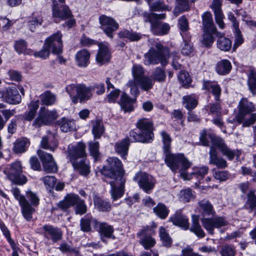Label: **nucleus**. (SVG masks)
Masks as SVG:
<instances>
[{
  "label": "nucleus",
  "instance_id": "12",
  "mask_svg": "<svg viewBox=\"0 0 256 256\" xmlns=\"http://www.w3.org/2000/svg\"><path fill=\"white\" fill-rule=\"evenodd\" d=\"M134 180L138 182L139 186L146 193H149L154 189L156 182L152 176L142 172L136 175Z\"/></svg>",
  "mask_w": 256,
  "mask_h": 256
},
{
  "label": "nucleus",
  "instance_id": "21",
  "mask_svg": "<svg viewBox=\"0 0 256 256\" xmlns=\"http://www.w3.org/2000/svg\"><path fill=\"white\" fill-rule=\"evenodd\" d=\"M92 96V88L84 84H80L77 94L72 98V102L76 104L79 100L82 102L88 100Z\"/></svg>",
  "mask_w": 256,
  "mask_h": 256
},
{
  "label": "nucleus",
  "instance_id": "38",
  "mask_svg": "<svg viewBox=\"0 0 256 256\" xmlns=\"http://www.w3.org/2000/svg\"><path fill=\"white\" fill-rule=\"evenodd\" d=\"M217 47L224 52L229 51L232 46V41L224 36L219 37L216 42Z\"/></svg>",
  "mask_w": 256,
  "mask_h": 256
},
{
  "label": "nucleus",
  "instance_id": "42",
  "mask_svg": "<svg viewBox=\"0 0 256 256\" xmlns=\"http://www.w3.org/2000/svg\"><path fill=\"white\" fill-rule=\"evenodd\" d=\"M40 98L43 104L47 106L54 104L56 99V95L50 90L44 92L40 95Z\"/></svg>",
  "mask_w": 256,
  "mask_h": 256
},
{
  "label": "nucleus",
  "instance_id": "24",
  "mask_svg": "<svg viewBox=\"0 0 256 256\" xmlns=\"http://www.w3.org/2000/svg\"><path fill=\"white\" fill-rule=\"evenodd\" d=\"M99 233L102 241H104V238L114 240L115 236L114 234V228L111 225L106 222H101L99 224Z\"/></svg>",
  "mask_w": 256,
  "mask_h": 256
},
{
  "label": "nucleus",
  "instance_id": "52",
  "mask_svg": "<svg viewBox=\"0 0 256 256\" xmlns=\"http://www.w3.org/2000/svg\"><path fill=\"white\" fill-rule=\"evenodd\" d=\"M208 171V168L207 166L201 167H196L194 168L192 174L196 175L197 178H203Z\"/></svg>",
  "mask_w": 256,
  "mask_h": 256
},
{
  "label": "nucleus",
  "instance_id": "14",
  "mask_svg": "<svg viewBox=\"0 0 256 256\" xmlns=\"http://www.w3.org/2000/svg\"><path fill=\"white\" fill-rule=\"evenodd\" d=\"M37 152L42 163L45 172L48 173H54L57 172L58 167L52 154L42 150H38Z\"/></svg>",
  "mask_w": 256,
  "mask_h": 256
},
{
  "label": "nucleus",
  "instance_id": "39",
  "mask_svg": "<svg viewBox=\"0 0 256 256\" xmlns=\"http://www.w3.org/2000/svg\"><path fill=\"white\" fill-rule=\"evenodd\" d=\"M125 139H127L129 144L130 142H148L150 140L144 136V135L141 132L140 134H137L134 130H131L129 134V137L126 138Z\"/></svg>",
  "mask_w": 256,
  "mask_h": 256
},
{
  "label": "nucleus",
  "instance_id": "1",
  "mask_svg": "<svg viewBox=\"0 0 256 256\" xmlns=\"http://www.w3.org/2000/svg\"><path fill=\"white\" fill-rule=\"evenodd\" d=\"M200 141L204 146H208L210 142H211L209 152V164L216 166L218 168H224L227 166L226 161L222 158L218 156V152L216 148H218L222 154L226 156L229 160L234 159L235 153L230 149L224 140L213 134H207L205 131L201 133Z\"/></svg>",
  "mask_w": 256,
  "mask_h": 256
},
{
  "label": "nucleus",
  "instance_id": "29",
  "mask_svg": "<svg viewBox=\"0 0 256 256\" xmlns=\"http://www.w3.org/2000/svg\"><path fill=\"white\" fill-rule=\"evenodd\" d=\"M90 57V54L87 50L83 49L78 51L75 56L78 66L86 67L89 63Z\"/></svg>",
  "mask_w": 256,
  "mask_h": 256
},
{
  "label": "nucleus",
  "instance_id": "34",
  "mask_svg": "<svg viewBox=\"0 0 256 256\" xmlns=\"http://www.w3.org/2000/svg\"><path fill=\"white\" fill-rule=\"evenodd\" d=\"M130 144L127 139H124L120 142H116L115 144L116 152L121 155L122 157L126 159L128 154Z\"/></svg>",
  "mask_w": 256,
  "mask_h": 256
},
{
  "label": "nucleus",
  "instance_id": "35",
  "mask_svg": "<svg viewBox=\"0 0 256 256\" xmlns=\"http://www.w3.org/2000/svg\"><path fill=\"white\" fill-rule=\"evenodd\" d=\"M137 86L144 91H148L152 89L154 85V80L148 76H146L136 82Z\"/></svg>",
  "mask_w": 256,
  "mask_h": 256
},
{
  "label": "nucleus",
  "instance_id": "62",
  "mask_svg": "<svg viewBox=\"0 0 256 256\" xmlns=\"http://www.w3.org/2000/svg\"><path fill=\"white\" fill-rule=\"evenodd\" d=\"M27 44L26 42L23 40H20L16 42L14 44V48L18 53H22L25 52L26 49Z\"/></svg>",
  "mask_w": 256,
  "mask_h": 256
},
{
  "label": "nucleus",
  "instance_id": "10",
  "mask_svg": "<svg viewBox=\"0 0 256 256\" xmlns=\"http://www.w3.org/2000/svg\"><path fill=\"white\" fill-rule=\"evenodd\" d=\"M22 166L20 162L16 161L6 168L4 172L13 182L22 184L26 181V177L22 174Z\"/></svg>",
  "mask_w": 256,
  "mask_h": 256
},
{
  "label": "nucleus",
  "instance_id": "54",
  "mask_svg": "<svg viewBox=\"0 0 256 256\" xmlns=\"http://www.w3.org/2000/svg\"><path fill=\"white\" fill-rule=\"evenodd\" d=\"M178 79L183 86H188L191 82L189 74L186 72H180L178 76Z\"/></svg>",
  "mask_w": 256,
  "mask_h": 256
},
{
  "label": "nucleus",
  "instance_id": "5",
  "mask_svg": "<svg viewBox=\"0 0 256 256\" xmlns=\"http://www.w3.org/2000/svg\"><path fill=\"white\" fill-rule=\"evenodd\" d=\"M255 110L254 106L252 102L246 98H242L239 102L238 112L235 118L238 124L242 123L243 127H248L253 124L256 121V114H252L249 118L244 120L246 114Z\"/></svg>",
  "mask_w": 256,
  "mask_h": 256
},
{
  "label": "nucleus",
  "instance_id": "56",
  "mask_svg": "<svg viewBox=\"0 0 256 256\" xmlns=\"http://www.w3.org/2000/svg\"><path fill=\"white\" fill-rule=\"evenodd\" d=\"M181 48L182 53L184 55L188 56L193 51L192 46L189 40H184L181 45Z\"/></svg>",
  "mask_w": 256,
  "mask_h": 256
},
{
  "label": "nucleus",
  "instance_id": "20",
  "mask_svg": "<svg viewBox=\"0 0 256 256\" xmlns=\"http://www.w3.org/2000/svg\"><path fill=\"white\" fill-rule=\"evenodd\" d=\"M149 227H144L140 232L137 234L138 237L140 238V243L144 246L146 249H149L153 247L156 242L154 238L148 235H146L147 231L148 230Z\"/></svg>",
  "mask_w": 256,
  "mask_h": 256
},
{
  "label": "nucleus",
  "instance_id": "19",
  "mask_svg": "<svg viewBox=\"0 0 256 256\" xmlns=\"http://www.w3.org/2000/svg\"><path fill=\"white\" fill-rule=\"evenodd\" d=\"M136 127L144 136L150 140H152L154 136L152 124L150 120L145 118H141L137 122Z\"/></svg>",
  "mask_w": 256,
  "mask_h": 256
},
{
  "label": "nucleus",
  "instance_id": "33",
  "mask_svg": "<svg viewBox=\"0 0 256 256\" xmlns=\"http://www.w3.org/2000/svg\"><path fill=\"white\" fill-rule=\"evenodd\" d=\"M203 88L210 91L215 96V99L218 101L221 94V88L217 84L211 82H204Z\"/></svg>",
  "mask_w": 256,
  "mask_h": 256
},
{
  "label": "nucleus",
  "instance_id": "36",
  "mask_svg": "<svg viewBox=\"0 0 256 256\" xmlns=\"http://www.w3.org/2000/svg\"><path fill=\"white\" fill-rule=\"evenodd\" d=\"M248 78L247 84L248 89L250 92L254 94H256V70L252 69L249 71L248 74Z\"/></svg>",
  "mask_w": 256,
  "mask_h": 256
},
{
  "label": "nucleus",
  "instance_id": "63",
  "mask_svg": "<svg viewBox=\"0 0 256 256\" xmlns=\"http://www.w3.org/2000/svg\"><path fill=\"white\" fill-rule=\"evenodd\" d=\"M41 146L43 148L50 150L54 151L58 146V144L55 142L54 144L51 145L48 142V139L47 137H43L41 142Z\"/></svg>",
  "mask_w": 256,
  "mask_h": 256
},
{
  "label": "nucleus",
  "instance_id": "22",
  "mask_svg": "<svg viewBox=\"0 0 256 256\" xmlns=\"http://www.w3.org/2000/svg\"><path fill=\"white\" fill-rule=\"evenodd\" d=\"M169 220L174 225L178 226L184 230H188L189 228L188 219L181 211L176 212L170 218Z\"/></svg>",
  "mask_w": 256,
  "mask_h": 256
},
{
  "label": "nucleus",
  "instance_id": "30",
  "mask_svg": "<svg viewBox=\"0 0 256 256\" xmlns=\"http://www.w3.org/2000/svg\"><path fill=\"white\" fill-rule=\"evenodd\" d=\"M232 67L231 63L228 60H222L216 64V70L220 75H226L230 72Z\"/></svg>",
  "mask_w": 256,
  "mask_h": 256
},
{
  "label": "nucleus",
  "instance_id": "4",
  "mask_svg": "<svg viewBox=\"0 0 256 256\" xmlns=\"http://www.w3.org/2000/svg\"><path fill=\"white\" fill-rule=\"evenodd\" d=\"M62 34L58 32L48 38L44 43V48L39 52H35V57H39L45 59L50 55V50L52 48V53L56 54H61L62 52Z\"/></svg>",
  "mask_w": 256,
  "mask_h": 256
},
{
  "label": "nucleus",
  "instance_id": "44",
  "mask_svg": "<svg viewBox=\"0 0 256 256\" xmlns=\"http://www.w3.org/2000/svg\"><path fill=\"white\" fill-rule=\"evenodd\" d=\"M190 6L188 0H176V5L174 14L176 16L180 12L189 10Z\"/></svg>",
  "mask_w": 256,
  "mask_h": 256
},
{
  "label": "nucleus",
  "instance_id": "26",
  "mask_svg": "<svg viewBox=\"0 0 256 256\" xmlns=\"http://www.w3.org/2000/svg\"><path fill=\"white\" fill-rule=\"evenodd\" d=\"M110 54L106 46L100 44H99V50L96 56V60L100 64L102 65L109 62Z\"/></svg>",
  "mask_w": 256,
  "mask_h": 256
},
{
  "label": "nucleus",
  "instance_id": "61",
  "mask_svg": "<svg viewBox=\"0 0 256 256\" xmlns=\"http://www.w3.org/2000/svg\"><path fill=\"white\" fill-rule=\"evenodd\" d=\"M26 196L32 205L36 206L38 204L40 199L35 193L28 190L26 192Z\"/></svg>",
  "mask_w": 256,
  "mask_h": 256
},
{
  "label": "nucleus",
  "instance_id": "57",
  "mask_svg": "<svg viewBox=\"0 0 256 256\" xmlns=\"http://www.w3.org/2000/svg\"><path fill=\"white\" fill-rule=\"evenodd\" d=\"M80 84H70L68 85L66 88V90L69 94L70 97L72 100V98L74 96L77 94L80 88Z\"/></svg>",
  "mask_w": 256,
  "mask_h": 256
},
{
  "label": "nucleus",
  "instance_id": "50",
  "mask_svg": "<svg viewBox=\"0 0 256 256\" xmlns=\"http://www.w3.org/2000/svg\"><path fill=\"white\" fill-rule=\"evenodd\" d=\"M180 195L181 200L184 202H188L194 198L192 191L190 188L182 190Z\"/></svg>",
  "mask_w": 256,
  "mask_h": 256
},
{
  "label": "nucleus",
  "instance_id": "45",
  "mask_svg": "<svg viewBox=\"0 0 256 256\" xmlns=\"http://www.w3.org/2000/svg\"><path fill=\"white\" fill-rule=\"evenodd\" d=\"M153 210L156 215L162 219H165L169 212V210L166 206L162 204H158L154 208Z\"/></svg>",
  "mask_w": 256,
  "mask_h": 256
},
{
  "label": "nucleus",
  "instance_id": "27",
  "mask_svg": "<svg viewBox=\"0 0 256 256\" xmlns=\"http://www.w3.org/2000/svg\"><path fill=\"white\" fill-rule=\"evenodd\" d=\"M130 98L128 96L125 94L122 95L120 104L121 106L122 109L125 112H130L134 109L133 104L136 102V98Z\"/></svg>",
  "mask_w": 256,
  "mask_h": 256
},
{
  "label": "nucleus",
  "instance_id": "47",
  "mask_svg": "<svg viewBox=\"0 0 256 256\" xmlns=\"http://www.w3.org/2000/svg\"><path fill=\"white\" fill-rule=\"evenodd\" d=\"M96 208L100 211L108 212L111 209V205L109 202L98 198L94 201Z\"/></svg>",
  "mask_w": 256,
  "mask_h": 256
},
{
  "label": "nucleus",
  "instance_id": "53",
  "mask_svg": "<svg viewBox=\"0 0 256 256\" xmlns=\"http://www.w3.org/2000/svg\"><path fill=\"white\" fill-rule=\"evenodd\" d=\"M160 235L162 240L163 241L164 244L166 246H170L172 243V239L166 232V229L162 226L160 228Z\"/></svg>",
  "mask_w": 256,
  "mask_h": 256
},
{
  "label": "nucleus",
  "instance_id": "18",
  "mask_svg": "<svg viewBox=\"0 0 256 256\" xmlns=\"http://www.w3.org/2000/svg\"><path fill=\"white\" fill-rule=\"evenodd\" d=\"M42 228L44 230V236L46 238L51 240L54 242L62 240V232L59 228L46 224Z\"/></svg>",
  "mask_w": 256,
  "mask_h": 256
},
{
  "label": "nucleus",
  "instance_id": "11",
  "mask_svg": "<svg viewBox=\"0 0 256 256\" xmlns=\"http://www.w3.org/2000/svg\"><path fill=\"white\" fill-rule=\"evenodd\" d=\"M133 78L130 80L127 83V86L130 88V92L132 95L137 96L139 94V90L137 86L136 82L146 76H144V71L140 65H134L132 68Z\"/></svg>",
  "mask_w": 256,
  "mask_h": 256
},
{
  "label": "nucleus",
  "instance_id": "23",
  "mask_svg": "<svg viewBox=\"0 0 256 256\" xmlns=\"http://www.w3.org/2000/svg\"><path fill=\"white\" fill-rule=\"evenodd\" d=\"M4 100L11 104H18L21 102V96L18 90L14 88H7L4 90Z\"/></svg>",
  "mask_w": 256,
  "mask_h": 256
},
{
  "label": "nucleus",
  "instance_id": "51",
  "mask_svg": "<svg viewBox=\"0 0 256 256\" xmlns=\"http://www.w3.org/2000/svg\"><path fill=\"white\" fill-rule=\"evenodd\" d=\"M212 32H204L202 40V44L206 47H210L214 42Z\"/></svg>",
  "mask_w": 256,
  "mask_h": 256
},
{
  "label": "nucleus",
  "instance_id": "17",
  "mask_svg": "<svg viewBox=\"0 0 256 256\" xmlns=\"http://www.w3.org/2000/svg\"><path fill=\"white\" fill-rule=\"evenodd\" d=\"M52 16L64 20L70 17L72 14L67 6L59 4L56 0H52Z\"/></svg>",
  "mask_w": 256,
  "mask_h": 256
},
{
  "label": "nucleus",
  "instance_id": "41",
  "mask_svg": "<svg viewBox=\"0 0 256 256\" xmlns=\"http://www.w3.org/2000/svg\"><path fill=\"white\" fill-rule=\"evenodd\" d=\"M104 131L102 122L100 120H96L92 122V132L94 138H100Z\"/></svg>",
  "mask_w": 256,
  "mask_h": 256
},
{
  "label": "nucleus",
  "instance_id": "55",
  "mask_svg": "<svg viewBox=\"0 0 256 256\" xmlns=\"http://www.w3.org/2000/svg\"><path fill=\"white\" fill-rule=\"evenodd\" d=\"M89 148L90 154L96 160L99 156V144L98 142H89Z\"/></svg>",
  "mask_w": 256,
  "mask_h": 256
},
{
  "label": "nucleus",
  "instance_id": "13",
  "mask_svg": "<svg viewBox=\"0 0 256 256\" xmlns=\"http://www.w3.org/2000/svg\"><path fill=\"white\" fill-rule=\"evenodd\" d=\"M99 22L104 33L110 38H113V32L118 29V24L112 18L102 15Z\"/></svg>",
  "mask_w": 256,
  "mask_h": 256
},
{
  "label": "nucleus",
  "instance_id": "31",
  "mask_svg": "<svg viewBox=\"0 0 256 256\" xmlns=\"http://www.w3.org/2000/svg\"><path fill=\"white\" fill-rule=\"evenodd\" d=\"M30 144V142L26 138L17 140L14 143L13 150L16 154H21L25 152Z\"/></svg>",
  "mask_w": 256,
  "mask_h": 256
},
{
  "label": "nucleus",
  "instance_id": "49",
  "mask_svg": "<svg viewBox=\"0 0 256 256\" xmlns=\"http://www.w3.org/2000/svg\"><path fill=\"white\" fill-rule=\"evenodd\" d=\"M182 100L184 104H186V108L189 110L194 109L198 104L196 100L191 96H184Z\"/></svg>",
  "mask_w": 256,
  "mask_h": 256
},
{
  "label": "nucleus",
  "instance_id": "37",
  "mask_svg": "<svg viewBox=\"0 0 256 256\" xmlns=\"http://www.w3.org/2000/svg\"><path fill=\"white\" fill-rule=\"evenodd\" d=\"M60 130L64 132H68L76 130V124L73 120L63 118L60 120Z\"/></svg>",
  "mask_w": 256,
  "mask_h": 256
},
{
  "label": "nucleus",
  "instance_id": "2",
  "mask_svg": "<svg viewBox=\"0 0 256 256\" xmlns=\"http://www.w3.org/2000/svg\"><path fill=\"white\" fill-rule=\"evenodd\" d=\"M175 54L172 53L170 55L168 50L164 48L160 44L154 42L149 52L144 54V62L146 64H156L160 62L162 66H165L168 64L169 57L172 56L173 68L176 70L180 69L181 65L176 62L178 58Z\"/></svg>",
  "mask_w": 256,
  "mask_h": 256
},
{
  "label": "nucleus",
  "instance_id": "9",
  "mask_svg": "<svg viewBox=\"0 0 256 256\" xmlns=\"http://www.w3.org/2000/svg\"><path fill=\"white\" fill-rule=\"evenodd\" d=\"M58 118V114L54 110H49L44 107H42L38 116L34 120L32 126L40 128L42 126L50 125Z\"/></svg>",
  "mask_w": 256,
  "mask_h": 256
},
{
  "label": "nucleus",
  "instance_id": "6",
  "mask_svg": "<svg viewBox=\"0 0 256 256\" xmlns=\"http://www.w3.org/2000/svg\"><path fill=\"white\" fill-rule=\"evenodd\" d=\"M164 154L166 155L165 162L167 166L173 172H176L178 169L179 164H180V175L184 180H186V174L183 171L186 170L190 166V162L182 154H172L170 152Z\"/></svg>",
  "mask_w": 256,
  "mask_h": 256
},
{
  "label": "nucleus",
  "instance_id": "58",
  "mask_svg": "<svg viewBox=\"0 0 256 256\" xmlns=\"http://www.w3.org/2000/svg\"><path fill=\"white\" fill-rule=\"evenodd\" d=\"M234 30L235 38L233 48L236 50V48L244 42V40L239 28L235 29Z\"/></svg>",
  "mask_w": 256,
  "mask_h": 256
},
{
  "label": "nucleus",
  "instance_id": "43",
  "mask_svg": "<svg viewBox=\"0 0 256 256\" xmlns=\"http://www.w3.org/2000/svg\"><path fill=\"white\" fill-rule=\"evenodd\" d=\"M118 36L120 38H127L130 41H138L142 38L140 34L126 30L120 32Z\"/></svg>",
  "mask_w": 256,
  "mask_h": 256
},
{
  "label": "nucleus",
  "instance_id": "15",
  "mask_svg": "<svg viewBox=\"0 0 256 256\" xmlns=\"http://www.w3.org/2000/svg\"><path fill=\"white\" fill-rule=\"evenodd\" d=\"M202 224L204 227L210 234H213L214 228L226 226L228 224V222L224 217L216 216L213 218H203Z\"/></svg>",
  "mask_w": 256,
  "mask_h": 256
},
{
  "label": "nucleus",
  "instance_id": "7",
  "mask_svg": "<svg viewBox=\"0 0 256 256\" xmlns=\"http://www.w3.org/2000/svg\"><path fill=\"white\" fill-rule=\"evenodd\" d=\"M108 165L103 167L102 173L112 180L124 178V171L120 160L116 157H110L107 159Z\"/></svg>",
  "mask_w": 256,
  "mask_h": 256
},
{
  "label": "nucleus",
  "instance_id": "28",
  "mask_svg": "<svg viewBox=\"0 0 256 256\" xmlns=\"http://www.w3.org/2000/svg\"><path fill=\"white\" fill-rule=\"evenodd\" d=\"M200 210L202 216H214L215 210L212 204L208 200H202L198 202Z\"/></svg>",
  "mask_w": 256,
  "mask_h": 256
},
{
  "label": "nucleus",
  "instance_id": "64",
  "mask_svg": "<svg viewBox=\"0 0 256 256\" xmlns=\"http://www.w3.org/2000/svg\"><path fill=\"white\" fill-rule=\"evenodd\" d=\"M80 230L84 232L91 231L90 221L88 218H82L80 222Z\"/></svg>",
  "mask_w": 256,
  "mask_h": 256
},
{
  "label": "nucleus",
  "instance_id": "16",
  "mask_svg": "<svg viewBox=\"0 0 256 256\" xmlns=\"http://www.w3.org/2000/svg\"><path fill=\"white\" fill-rule=\"evenodd\" d=\"M125 179L119 177V178L112 179L109 182L111 186V196L114 200H116L121 198L124 194Z\"/></svg>",
  "mask_w": 256,
  "mask_h": 256
},
{
  "label": "nucleus",
  "instance_id": "40",
  "mask_svg": "<svg viewBox=\"0 0 256 256\" xmlns=\"http://www.w3.org/2000/svg\"><path fill=\"white\" fill-rule=\"evenodd\" d=\"M20 205L22 208V212L24 217L28 220H30L32 218V214L35 211L34 209L28 200Z\"/></svg>",
  "mask_w": 256,
  "mask_h": 256
},
{
  "label": "nucleus",
  "instance_id": "46",
  "mask_svg": "<svg viewBox=\"0 0 256 256\" xmlns=\"http://www.w3.org/2000/svg\"><path fill=\"white\" fill-rule=\"evenodd\" d=\"M160 135L162 139V148L164 153L170 152L172 142L171 138L170 137V135L165 131H162L160 132Z\"/></svg>",
  "mask_w": 256,
  "mask_h": 256
},
{
  "label": "nucleus",
  "instance_id": "59",
  "mask_svg": "<svg viewBox=\"0 0 256 256\" xmlns=\"http://www.w3.org/2000/svg\"><path fill=\"white\" fill-rule=\"evenodd\" d=\"M230 174L228 171H216L214 173V178L220 182L226 181L230 177Z\"/></svg>",
  "mask_w": 256,
  "mask_h": 256
},
{
  "label": "nucleus",
  "instance_id": "48",
  "mask_svg": "<svg viewBox=\"0 0 256 256\" xmlns=\"http://www.w3.org/2000/svg\"><path fill=\"white\" fill-rule=\"evenodd\" d=\"M152 80L154 82H164L166 78V74L164 69L160 68H156L152 73Z\"/></svg>",
  "mask_w": 256,
  "mask_h": 256
},
{
  "label": "nucleus",
  "instance_id": "32",
  "mask_svg": "<svg viewBox=\"0 0 256 256\" xmlns=\"http://www.w3.org/2000/svg\"><path fill=\"white\" fill-rule=\"evenodd\" d=\"M198 221V216L193 215L192 216V224L190 230L192 232L196 235L197 236L202 238L205 236V234L202 228Z\"/></svg>",
  "mask_w": 256,
  "mask_h": 256
},
{
  "label": "nucleus",
  "instance_id": "25",
  "mask_svg": "<svg viewBox=\"0 0 256 256\" xmlns=\"http://www.w3.org/2000/svg\"><path fill=\"white\" fill-rule=\"evenodd\" d=\"M202 18L204 32H212L214 34H217L218 32L213 22L211 14L208 12H206L202 14Z\"/></svg>",
  "mask_w": 256,
  "mask_h": 256
},
{
  "label": "nucleus",
  "instance_id": "8",
  "mask_svg": "<svg viewBox=\"0 0 256 256\" xmlns=\"http://www.w3.org/2000/svg\"><path fill=\"white\" fill-rule=\"evenodd\" d=\"M165 18L164 14L151 13L148 15V22L151 24V31L154 34L162 36L167 34L169 32V24L159 21L160 20L164 19Z\"/></svg>",
  "mask_w": 256,
  "mask_h": 256
},
{
  "label": "nucleus",
  "instance_id": "3",
  "mask_svg": "<svg viewBox=\"0 0 256 256\" xmlns=\"http://www.w3.org/2000/svg\"><path fill=\"white\" fill-rule=\"evenodd\" d=\"M68 156L74 168L80 174L86 176L90 172V166L86 158V146L84 143L78 142L76 146H69Z\"/></svg>",
  "mask_w": 256,
  "mask_h": 256
},
{
  "label": "nucleus",
  "instance_id": "60",
  "mask_svg": "<svg viewBox=\"0 0 256 256\" xmlns=\"http://www.w3.org/2000/svg\"><path fill=\"white\" fill-rule=\"evenodd\" d=\"M222 256H234L236 251L234 248L230 246H224L220 250Z\"/></svg>",
  "mask_w": 256,
  "mask_h": 256
}]
</instances>
